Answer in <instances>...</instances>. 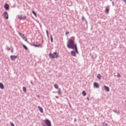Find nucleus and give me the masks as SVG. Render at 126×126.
Returning <instances> with one entry per match:
<instances>
[{
  "mask_svg": "<svg viewBox=\"0 0 126 126\" xmlns=\"http://www.w3.org/2000/svg\"><path fill=\"white\" fill-rule=\"evenodd\" d=\"M74 37H71L70 39H69V41L67 43V47L69 48V49H74L75 50V52L77 54H78V50H77V46L76 44H75L74 43Z\"/></svg>",
  "mask_w": 126,
  "mask_h": 126,
  "instance_id": "obj_1",
  "label": "nucleus"
},
{
  "mask_svg": "<svg viewBox=\"0 0 126 126\" xmlns=\"http://www.w3.org/2000/svg\"><path fill=\"white\" fill-rule=\"evenodd\" d=\"M49 56L51 59H58L59 58V54L57 52H54L52 53H50Z\"/></svg>",
  "mask_w": 126,
  "mask_h": 126,
  "instance_id": "obj_2",
  "label": "nucleus"
},
{
  "mask_svg": "<svg viewBox=\"0 0 126 126\" xmlns=\"http://www.w3.org/2000/svg\"><path fill=\"white\" fill-rule=\"evenodd\" d=\"M43 122L45 123L46 126H52V123H51V121L48 119H46L45 120H44Z\"/></svg>",
  "mask_w": 126,
  "mask_h": 126,
  "instance_id": "obj_3",
  "label": "nucleus"
},
{
  "mask_svg": "<svg viewBox=\"0 0 126 126\" xmlns=\"http://www.w3.org/2000/svg\"><path fill=\"white\" fill-rule=\"evenodd\" d=\"M18 17L20 20H25V19H26V16H25V15H18Z\"/></svg>",
  "mask_w": 126,
  "mask_h": 126,
  "instance_id": "obj_4",
  "label": "nucleus"
},
{
  "mask_svg": "<svg viewBox=\"0 0 126 126\" xmlns=\"http://www.w3.org/2000/svg\"><path fill=\"white\" fill-rule=\"evenodd\" d=\"M19 34L22 38V39H23V40L26 41V42H27V38H26V37H25V36L23 34V33L21 32H19Z\"/></svg>",
  "mask_w": 126,
  "mask_h": 126,
  "instance_id": "obj_5",
  "label": "nucleus"
},
{
  "mask_svg": "<svg viewBox=\"0 0 126 126\" xmlns=\"http://www.w3.org/2000/svg\"><path fill=\"white\" fill-rule=\"evenodd\" d=\"M3 16H4L5 19H7L8 18V13L7 12H5L3 13Z\"/></svg>",
  "mask_w": 126,
  "mask_h": 126,
  "instance_id": "obj_6",
  "label": "nucleus"
},
{
  "mask_svg": "<svg viewBox=\"0 0 126 126\" xmlns=\"http://www.w3.org/2000/svg\"><path fill=\"white\" fill-rule=\"evenodd\" d=\"M94 86L95 88H99V87H100L99 84L98 83H96V82H94Z\"/></svg>",
  "mask_w": 126,
  "mask_h": 126,
  "instance_id": "obj_7",
  "label": "nucleus"
},
{
  "mask_svg": "<svg viewBox=\"0 0 126 126\" xmlns=\"http://www.w3.org/2000/svg\"><path fill=\"white\" fill-rule=\"evenodd\" d=\"M10 59L11 61H14L15 59H17V56L14 55H11L10 56Z\"/></svg>",
  "mask_w": 126,
  "mask_h": 126,
  "instance_id": "obj_8",
  "label": "nucleus"
},
{
  "mask_svg": "<svg viewBox=\"0 0 126 126\" xmlns=\"http://www.w3.org/2000/svg\"><path fill=\"white\" fill-rule=\"evenodd\" d=\"M4 7L6 10H8V9H9V5H8V4H5Z\"/></svg>",
  "mask_w": 126,
  "mask_h": 126,
  "instance_id": "obj_9",
  "label": "nucleus"
},
{
  "mask_svg": "<svg viewBox=\"0 0 126 126\" xmlns=\"http://www.w3.org/2000/svg\"><path fill=\"white\" fill-rule=\"evenodd\" d=\"M71 55L73 57H76V54L75 53V51H71Z\"/></svg>",
  "mask_w": 126,
  "mask_h": 126,
  "instance_id": "obj_10",
  "label": "nucleus"
},
{
  "mask_svg": "<svg viewBox=\"0 0 126 126\" xmlns=\"http://www.w3.org/2000/svg\"><path fill=\"white\" fill-rule=\"evenodd\" d=\"M104 88L105 91H106L107 92H109V91H110V88H109L107 86H104Z\"/></svg>",
  "mask_w": 126,
  "mask_h": 126,
  "instance_id": "obj_11",
  "label": "nucleus"
},
{
  "mask_svg": "<svg viewBox=\"0 0 126 126\" xmlns=\"http://www.w3.org/2000/svg\"><path fill=\"white\" fill-rule=\"evenodd\" d=\"M38 108L40 112L41 113H42V114H43V113H44V110H43V108L39 106L38 107Z\"/></svg>",
  "mask_w": 126,
  "mask_h": 126,
  "instance_id": "obj_12",
  "label": "nucleus"
},
{
  "mask_svg": "<svg viewBox=\"0 0 126 126\" xmlns=\"http://www.w3.org/2000/svg\"><path fill=\"white\" fill-rule=\"evenodd\" d=\"M0 89H4V86L2 83H0Z\"/></svg>",
  "mask_w": 126,
  "mask_h": 126,
  "instance_id": "obj_13",
  "label": "nucleus"
},
{
  "mask_svg": "<svg viewBox=\"0 0 126 126\" xmlns=\"http://www.w3.org/2000/svg\"><path fill=\"white\" fill-rule=\"evenodd\" d=\"M97 78L100 80L102 78V76H101L100 74H98L97 76Z\"/></svg>",
  "mask_w": 126,
  "mask_h": 126,
  "instance_id": "obj_14",
  "label": "nucleus"
},
{
  "mask_svg": "<svg viewBox=\"0 0 126 126\" xmlns=\"http://www.w3.org/2000/svg\"><path fill=\"white\" fill-rule=\"evenodd\" d=\"M82 94H83V96H86V92H85V91H83L82 92Z\"/></svg>",
  "mask_w": 126,
  "mask_h": 126,
  "instance_id": "obj_15",
  "label": "nucleus"
},
{
  "mask_svg": "<svg viewBox=\"0 0 126 126\" xmlns=\"http://www.w3.org/2000/svg\"><path fill=\"white\" fill-rule=\"evenodd\" d=\"M54 87L56 89H59V85L58 84L54 85Z\"/></svg>",
  "mask_w": 126,
  "mask_h": 126,
  "instance_id": "obj_16",
  "label": "nucleus"
},
{
  "mask_svg": "<svg viewBox=\"0 0 126 126\" xmlns=\"http://www.w3.org/2000/svg\"><path fill=\"white\" fill-rule=\"evenodd\" d=\"M23 48H24V49H25V50H28V47H27V46H26L25 45L23 44Z\"/></svg>",
  "mask_w": 126,
  "mask_h": 126,
  "instance_id": "obj_17",
  "label": "nucleus"
},
{
  "mask_svg": "<svg viewBox=\"0 0 126 126\" xmlns=\"http://www.w3.org/2000/svg\"><path fill=\"white\" fill-rule=\"evenodd\" d=\"M105 10L106 11V13L108 14V13H109V10H110V9L109 8H106Z\"/></svg>",
  "mask_w": 126,
  "mask_h": 126,
  "instance_id": "obj_18",
  "label": "nucleus"
},
{
  "mask_svg": "<svg viewBox=\"0 0 126 126\" xmlns=\"http://www.w3.org/2000/svg\"><path fill=\"white\" fill-rule=\"evenodd\" d=\"M58 94L59 95H62V91H61V89H60L58 91Z\"/></svg>",
  "mask_w": 126,
  "mask_h": 126,
  "instance_id": "obj_19",
  "label": "nucleus"
},
{
  "mask_svg": "<svg viewBox=\"0 0 126 126\" xmlns=\"http://www.w3.org/2000/svg\"><path fill=\"white\" fill-rule=\"evenodd\" d=\"M32 13H33V14L34 15V16H35V17H37V14H36V12H35V11H32Z\"/></svg>",
  "mask_w": 126,
  "mask_h": 126,
  "instance_id": "obj_20",
  "label": "nucleus"
},
{
  "mask_svg": "<svg viewBox=\"0 0 126 126\" xmlns=\"http://www.w3.org/2000/svg\"><path fill=\"white\" fill-rule=\"evenodd\" d=\"M50 37H51V41L52 43H53V42H54V40L53 39V36L51 35Z\"/></svg>",
  "mask_w": 126,
  "mask_h": 126,
  "instance_id": "obj_21",
  "label": "nucleus"
},
{
  "mask_svg": "<svg viewBox=\"0 0 126 126\" xmlns=\"http://www.w3.org/2000/svg\"><path fill=\"white\" fill-rule=\"evenodd\" d=\"M23 90L24 92L26 93V87H23Z\"/></svg>",
  "mask_w": 126,
  "mask_h": 126,
  "instance_id": "obj_22",
  "label": "nucleus"
},
{
  "mask_svg": "<svg viewBox=\"0 0 126 126\" xmlns=\"http://www.w3.org/2000/svg\"><path fill=\"white\" fill-rule=\"evenodd\" d=\"M102 126H108V124L105 123H103L102 124Z\"/></svg>",
  "mask_w": 126,
  "mask_h": 126,
  "instance_id": "obj_23",
  "label": "nucleus"
},
{
  "mask_svg": "<svg viewBox=\"0 0 126 126\" xmlns=\"http://www.w3.org/2000/svg\"><path fill=\"white\" fill-rule=\"evenodd\" d=\"M68 34H69V32H65V35H66V36H67V35H68Z\"/></svg>",
  "mask_w": 126,
  "mask_h": 126,
  "instance_id": "obj_24",
  "label": "nucleus"
},
{
  "mask_svg": "<svg viewBox=\"0 0 126 126\" xmlns=\"http://www.w3.org/2000/svg\"><path fill=\"white\" fill-rule=\"evenodd\" d=\"M46 33H47V35L49 36V32L48 31V30H46Z\"/></svg>",
  "mask_w": 126,
  "mask_h": 126,
  "instance_id": "obj_25",
  "label": "nucleus"
},
{
  "mask_svg": "<svg viewBox=\"0 0 126 126\" xmlns=\"http://www.w3.org/2000/svg\"><path fill=\"white\" fill-rule=\"evenodd\" d=\"M33 46H34V47H40V45H35V44H34L33 45Z\"/></svg>",
  "mask_w": 126,
  "mask_h": 126,
  "instance_id": "obj_26",
  "label": "nucleus"
},
{
  "mask_svg": "<svg viewBox=\"0 0 126 126\" xmlns=\"http://www.w3.org/2000/svg\"><path fill=\"white\" fill-rule=\"evenodd\" d=\"M117 76H118V77H121V74H120V73H118Z\"/></svg>",
  "mask_w": 126,
  "mask_h": 126,
  "instance_id": "obj_27",
  "label": "nucleus"
},
{
  "mask_svg": "<svg viewBox=\"0 0 126 126\" xmlns=\"http://www.w3.org/2000/svg\"><path fill=\"white\" fill-rule=\"evenodd\" d=\"M42 125L43 126H47L43 124H42Z\"/></svg>",
  "mask_w": 126,
  "mask_h": 126,
  "instance_id": "obj_28",
  "label": "nucleus"
},
{
  "mask_svg": "<svg viewBox=\"0 0 126 126\" xmlns=\"http://www.w3.org/2000/svg\"><path fill=\"white\" fill-rule=\"evenodd\" d=\"M87 100H89V97L87 98Z\"/></svg>",
  "mask_w": 126,
  "mask_h": 126,
  "instance_id": "obj_29",
  "label": "nucleus"
},
{
  "mask_svg": "<svg viewBox=\"0 0 126 126\" xmlns=\"http://www.w3.org/2000/svg\"><path fill=\"white\" fill-rule=\"evenodd\" d=\"M124 1H125V3H126V0H124Z\"/></svg>",
  "mask_w": 126,
  "mask_h": 126,
  "instance_id": "obj_30",
  "label": "nucleus"
},
{
  "mask_svg": "<svg viewBox=\"0 0 126 126\" xmlns=\"http://www.w3.org/2000/svg\"><path fill=\"white\" fill-rule=\"evenodd\" d=\"M83 18V19H84V17H83V18Z\"/></svg>",
  "mask_w": 126,
  "mask_h": 126,
  "instance_id": "obj_31",
  "label": "nucleus"
},
{
  "mask_svg": "<svg viewBox=\"0 0 126 126\" xmlns=\"http://www.w3.org/2000/svg\"><path fill=\"white\" fill-rule=\"evenodd\" d=\"M58 0H55L56 1H57Z\"/></svg>",
  "mask_w": 126,
  "mask_h": 126,
  "instance_id": "obj_32",
  "label": "nucleus"
},
{
  "mask_svg": "<svg viewBox=\"0 0 126 126\" xmlns=\"http://www.w3.org/2000/svg\"><path fill=\"white\" fill-rule=\"evenodd\" d=\"M113 5H114V2H113Z\"/></svg>",
  "mask_w": 126,
  "mask_h": 126,
  "instance_id": "obj_33",
  "label": "nucleus"
}]
</instances>
